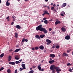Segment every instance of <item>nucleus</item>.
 <instances>
[{
	"label": "nucleus",
	"mask_w": 73,
	"mask_h": 73,
	"mask_svg": "<svg viewBox=\"0 0 73 73\" xmlns=\"http://www.w3.org/2000/svg\"><path fill=\"white\" fill-rule=\"evenodd\" d=\"M42 27V25H40L39 26L36 27V31H40L41 32H44V33H48L47 30L45 28Z\"/></svg>",
	"instance_id": "nucleus-1"
},
{
	"label": "nucleus",
	"mask_w": 73,
	"mask_h": 73,
	"mask_svg": "<svg viewBox=\"0 0 73 73\" xmlns=\"http://www.w3.org/2000/svg\"><path fill=\"white\" fill-rule=\"evenodd\" d=\"M59 69V67H56L54 65H52L50 67V69L52 70V73H56V71L54 69Z\"/></svg>",
	"instance_id": "nucleus-2"
},
{
	"label": "nucleus",
	"mask_w": 73,
	"mask_h": 73,
	"mask_svg": "<svg viewBox=\"0 0 73 73\" xmlns=\"http://www.w3.org/2000/svg\"><path fill=\"white\" fill-rule=\"evenodd\" d=\"M46 41L47 42L46 43L47 45H49L50 43H52V41L49 39H46Z\"/></svg>",
	"instance_id": "nucleus-3"
},
{
	"label": "nucleus",
	"mask_w": 73,
	"mask_h": 73,
	"mask_svg": "<svg viewBox=\"0 0 73 73\" xmlns=\"http://www.w3.org/2000/svg\"><path fill=\"white\" fill-rule=\"evenodd\" d=\"M61 29L62 32H66V29H65V28L63 27H62L61 28Z\"/></svg>",
	"instance_id": "nucleus-4"
},
{
	"label": "nucleus",
	"mask_w": 73,
	"mask_h": 73,
	"mask_svg": "<svg viewBox=\"0 0 73 73\" xmlns=\"http://www.w3.org/2000/svg\"><path fill=\"white\" fill-rule=\"evenodd\" d=\"M50 56L52 58H54L55 57V55L53 54H51L50 55Z\"/></svg>",
	"instance_id": "nucleus-5"
},
{
	"label": "nucleus",
	"mask_w": 73,
	"mask_h": 73,
	"mask_svg": "<svg viewBox=\"0 0 73 73\" xmlns=\"http://www.w3.org/2000/svg\"><path fill=\"white\" fill-rule=\"evenodd\" d=\"M65 39L66 40H69L70 39V36L67 35L65 37Z\"/></svg>",
	"instance_id": "nucleus-6"
},
{
	"label": "nucleus",
	"mask_w": 73,
	"mask_h": 73,
	"mask_svg": "<svg viewBox=\"0 0 73 73\" xmlns=\"http://www.w3.org/2000/svg\"><path fill=\"white\" fill-rule=\"evenodd\" d=\"M66 6V3H64L61 6V8H63V7H65Z\"/></svg>",
	"instance_id": "nucleus-7"
},
{
	"label": "nucleus",
	"mask_w": 73,
	"mask_h": 73,
	"mask_svg": "<svg viewBox=\"0 0 73 73\" xmlns=\"http://www.w3.org/2000/svg\"><path fill=\"white\" fill-rule=\"evenodd\" d=\"M41 65L40 64H39L38 66V69H39L40 71H41Z\"/></svg>",
	"instance_id": "nucleus-8"
},
{
	"label": "nucleus",
	"mask_w": 73,
	"mask_h": 73,
	"mask_svg": "<svg viewBox=\"0 0 73 73\" xmlns=\"http://www.w3.org/2000/svg\"><path fill=\"white\" fill-rule=\"evenodd\" d=\"M61 23V22L59 21H57L55 23V25H57L58 24H60Z\"/></svg>",
	"instance_id": "nucleus-9"
},
{
	"label": "nucleus",
	"mask_w": 73,
	"mask_h": 73,
	"mask_svg": "<svg viewBox=\"0 0 73 73\" xmlns=\"http://www.w3.org/2000/svg\"><path fill=\"white\" fill-rule=\"evenodd\" d=\"M62 56H66V57H68V54H66V53L65 52H64V53H63Z\"/></svg>",
	"instance_id": "nucleus-10"
},
{
	"label": "nucleus",
	"mask_w": 73,
	"mask_h": 73,
	"mask_svg": "<svg viewBox=\"0 0 73 73\" xmlns=\"http://www.w3.org/2000/svg\"><path fill=\"white\" fill-rule=\"evenodd\" d=\"M35 37L36 38H38V39H39V40H40L41 39V38H40V36L38 35H36L35 36Z\"/></svg>",
	"instance_id": "nucleus-11"
},
{
	"label": "nucleus",
	"mask_w": 73,
	"mask_h": 73,
	"mask_svg": "<svg viewBox=\"0 0 73 73\" xmlns=\"http://www.w3.org/2000/svg\"><path fill=\"white\" fill-rule=\"evenodd\" d=\"M39 48L40 49H41V50H43V49H44V46L41 45L39 46Z\"/></svg>",
	"instance_id": "nucleus-12"
},
{
	"label": "nucleus",
	"mask_w": 73,
	"mask_h": 73,
	"mask_svg": "<svg viewBox=\"0 0 73 73\" xmlns=\"http://www.w3.org/2000/svg\"><path fill=\"white\" fill-rule=\"evenodd\" d=\"M22 66L23 68V69H25V64H22Z\"/></svg>",
	"instance_id": "nucleus-13"
},
{
	"label": "nucleus",
	"mask_w": 73,
	"mask_h": 73,
	"mask_svg": "<svg viewBox=\"0 0 73 73\" xmlns=\"http://www.w3.org/2000/svg\"><path fill=\"white\" fill-rule=\"evenodd\" d=\"M65 15V12H62L60 14V16H64Z\"/></svg>",
	"instance_id": "nucleus-14"
},
{
	"label": "nucleus",
	"mask_w": 73,
	"mask_h": 73,
	"mask_svg": "<svg viewBox=\"0 0 73 73\" xmlns=\"http://www.w3.org/2000/svg\"><path fill=\"white\" fill-rule=\"evenodd\" d=\"M54 62V60H52L51 61H49V63H50V64H52Z\"/></svg>",
	"instance_id": "nucleus-15"
},
{
	"label": "nucleus",
	"mask_w": 73,
	"mask_h": 73,
	"mask_svg": "<svg viewBox=\"0 0 73 73\" xmlns=\"http://www.w3.org/2000/svg\"><path fill=\"white\" fill-rule=\"evenodd\" d=\"M16 28H17V29H21V27L19 25H17L16 26Z\"/></svg>",
	"instance_id": "nucleus-16"
},
{
	"label": "nucleus",
	"mask_w": 73,
	"mask_h": 73,
	"mask_svg": "<svg viewBox=\"0 0 73 73\" xmlns=\"http://www.w3.org/2000/svg\"><path fill=\"white\" fill-rule=\"evenodd\" d=\"M20 49H16L15 51H14V52H19V51H20Z\"/></svg>",
	"instance_id": "nucleus-17"
},
{
	"label": "nucleus",
	"mask_w": 73,
	"mask_h": 73,
	"mask_svg": "<svg viewBox=\"0 0 73 73\" xmlns=\"http://www.w3.org/2000/svg\"><path fill=\"white\" fill-rule=\"evenodd\" d=\"M45 36V35H40V38H44Z\"/></svg>",
	"instance_id": "nucleus-18"
},
{
	"label": "nucleus",
	"mask_w": 73,
	"mask_h": 73,
	"mask_svg": "<svg viewBox=\"0 0 73 73\" xmlns=\"http://www.w3.org/2000/svg\"><path fill=\"white\" fill-rule=\"evenodd\" d=\"M6 5L7 7H9V6L10 5V3H9L8 1H7L6 3Z\"/></svg>",
	"instance_id": "nucleus-19"
},
{
	"label": "nucleus",
	"mask_w": 73,
	"mask_h": 73,
	"mask_svg": "<svg viewBox=\"0 0 73 73\" xmlns=\"http://www.w3.org/2000/svg\"><path fill=\"white\" fill-rule=\"evenodd\" d=\"M11 59H12V56H9V61H10V60H11Z\"/></svg>",
	"instance_id": "nucleus-20"
},
{
	"label": "nucleus",
	"mask_w": 73,
	"mask_h": 73,
	"mask_svg": "<svg viewBox=\"0 0 73 73\" xmlns=\"http://www.w3.org/2000/svg\"><path fill=\"white\" fill-rule=\"evenodd\" d=\"M44 13L45 14H47V15H49V13H48V11H45L44 12Z\"/></svg>",
	"instance_id": "nucleus-21"
},
{
	"label": "nucleus",
	"mask_w": 73,
	"mask_h": 73,
	"mask_svg": "<svg viewBox=\"0 0 73 73\" xmlns=\"http://www.w3.org/2000/svg\"><path fill=\"white\" fill-rule=\"evenodd\" d=\"M15 36L16 38L18 37V34L17 33H16L15 34Z\"/></svg>",
	"instance_id": "nucleus-22"
},
{
	"label": "nucleus",
	"mask_w": 73,
	"mask_h": 73,
	"mask_svg": "<svg viewBox=\"0 0 73 73\" xmlns=\"http://www.w3.org/2000/svg\"><path fill=\"white\" fill-rule=\"evenodd\" d=\"M4 54L2 53L1 54L0 57L1 58H2V57H4Z\"/></svg>",
	"instance_id": "nucleus-23"
},
{
	"label": "nucleus",
	"mask_w": 73,
	"mask_h": 73,
	"mask_svg": "<svg viewBox=\"0 0 73 73\" xmlns=\"http://www.w3.org/2000/svg\"><path fill=\"white\" fill-rule=\"evenodd\" d=\"M15 58L16 59V60H19V58H17V55H15Z\"/></svg>",
	"instance_id": "nucleus-24"
},
{
	"label": "nucleus",
	"mask_w": 73,
	"mask_h": 73,
	"mask_svg": "<svg viewBox=\"0 0 73 73\" xmlns=\"http://www.w3.org/2000/svg\"><path fill=\"white\" fill-rule=\"evenodd\" d=\"M9 64H15V62H9Z\"/></svg>",
	"instance_id": "nucleus-25"
},
{
	"label": "nucleus",
	"mask_w": 73,
	"mask_h": 73,
	"mask_svg": "<svg viewBox=\"0 0 73 73\" xmlns=\"http://www.w3.org/2000/svg\"><path fill=\"white\" fill-rule=\"evenodd\" d=\"M44 23L46 24H48V20H45L44 21Z\"/></svg>",
	"instance_id": "nucleus-26"
},
{
	"label": "nucleus",
	"mask_w": 73,
	"mask_h": 73,
	"mask_svg": "<svg viewBox=\"0 0 73 73\" xmlns=\"http://www.w3.org/2000/svg\"><path fill=\"white\" fill-rule=\"evenodd\" d=\"M20 61H16L15 62V63L16 64H18L19 63H20Z\"/></svg>",
	"instance_id": "nucleus-27"
},
{
	"label": "nucleus",
	"mask_w": 73,
	"mask_h": 73,
	"mask_svg": "<svg viewBox=\"0 0 73 73\" xmlns=\"http://www.w3.org/2000/svg\"><path fill=\"white\" fill-rule=\"evenodd\" d=\"M56 72H61V70L60 69H56Z\"/></svg>",
	"instance_id": "nucleus-28"
},
{
	"label": "nucleus",
	"mask_w": 73,
	"mask_h": 73,
	"mask_svg": "<svg viewBox=\"0 0 73 73\" xmlns=\"http://www.w3.org/2000/svg\"><path fill=\"white\" fill-rule=\"evenodd\" d=\"M56 49H59V48H60V46H59V45H56Z\"/></svg>",
	"instance_id": "nucleus-29"
},
{
	"label": "nucleus",
	"mask_w": 73,
	"mask_h": 73,
	"mask_svg": "<svg viewBox=\"0 0 73 73\" xmlns=\"http://www.w3.org/2000/svg\"><path fill=\"white\" fill-rule=\"evenodd\" d=\"M34 71L33 70H31L29 72V73H33Z\"/></svg>",
	"instance_id": "nucleus-30"
},
{
	"label": "nucleus",
	"mask_w": 73,
	"mask_h": 73,
	"mask_svg": "<svg viewBox=\"0 0 73 73\" xmlns=\"http://www.w3.org/2000/svg\"><path fill=\"white\" fill-rule=\"evenodd\" d=\"M7 73H9L11 72V70L9 69L7 70Z\"/></svg>",
	"instance_id": "nucleus-31"
},
{
	"label": "nucleus",
	"mask_w": 73,
	"mask_h": 73,
	"mask_svg": "<svg viewBox=\"0 0 73 73\" xmlns=\"http://www.w3.org/2000/svg\"><path fill=\"white\" fill-rule=\"evenodd\" d=\"M56 44H53V46L52 47V48H53V49H54V48H55V47H56Z\"/></svg>",
	"instance_id": "nucleus-32"
},
{
	"label": "nucleus",
	"mask_w": 73,
	"mask_h": 73,
	"mask_svg": "<svg viewBox=\"0 0 73 73\" xmlns=\"http://www.w3.org/2000/svg\"><path fill=\"white\" fill-rule=\"evenodd\" d=\"M72 50L71 49H69V50H67V53H69Z\"/></svg>",
	"instance_id": "nucleus-33"
},
{
	"label": "nucleus",
	"mask_w": 73,
	"mask_h": 73,
	"mask_svg": "<svg viewBox=\"0 0 73 73\" xmlns=\"http://www.w3.org/2000/svg\"><path fill=\"white\" fill-rule=\"evenodd\" d=\"M51 33L52 34H55V33H56V32L54 31H53Z\"/></svg>",
	"instance_id": "nucleus-34"
},
{
	"label": "nucleus",
	"mask_w": 73,
	"mask_h": 73,
	"mask_svg": "<svg viewBox=\"0 0 73 73\" xmlns=\"http://www.w3.org/2000/svg\"><path fill=\"white\" fill-rule=\"evenodd\" d=\"M69 72H73V71L71 68H70V69L69 70Z\"/></svg>",
	"instance_id": "nucleus-35"
},
{
	"label": "nucleus",
	"mask_w": 73,
	"mask_h": 73,
	"mask_svg": "<svg viewBox=\"0 0 73 73\" xmlns=\"http://www.w3.org/2000/svg\"><path fill=\"white\" fill-rule=\"evenodd\" d=\"M35 50H37V49H38V47L36 46L35 47Z\"/></svg>",
	"instance_id": "nucleus-36"
},
{
	"label": "nucleus",
	"mask_w": 73,
	"mask_h": 73,
	"mask_svg": "<svg viewBox=\"0 0 73 73\" xmlns=\"http://www.w3.org/2000/svg\"><path fill=\"white\" fill-rule=\"evenodd\" d=\"M4 69V68L2 67L1 68H0V72L2 70H3Z\"/></svg>",
	"instance_id": "nucleus-37"
},
{
	"label": "nucleus",
	"mask_w": 73,
	"mask_h": 73,
	"mask_svg": "<svg viewBox=\"0 0 73 73\" xmlns=\"http://www.w3.org/2000/svg\"><path fill=\"white\" fill-rule=\"evenodd\" d=\"M25 41V39L24 38H23L22 39V42H24Z\"/></svg>",
	"instance_id": "nucleus-38"
},
{
	"label": "nucleus",
	"mask_w": 73,
	"mask_h": 73,
	"mask_svg": "<svg viewBox=\"0 0 73 73\" xmlns=\"http://www.w3.org/2000/svg\"><path fill=\"white\" fill-rule=\"evenodd\" d=\"M53 11L54 12H57V10H56V9H54L53 10Z\"/></svg>",
	"instance_id": "nucleus-39"
},
{
	"label": "nucleus",
	"mask_w": 73,
	"mask_h": 73,
	"mask_svg": "<svg viewBox=\"0 0 73 73\" xmlns=\"http://www.w3.org/2000/svg\"><path fill=\"white\" fill-rule=\"evenodd\" d=\"M12 18H13V19H16V17H15V16H12Z\"/></svg>",
	"instance_id": "nucleus-40"
},
{
	"label": "nucleus",
	"mask_w": 73,
	"mask_h": 73,
	"mask_svg": "<svg viewBox=\"0 0 73 73\" xmlns=\"http://www.w3.org/2000/svg\"><path fill=\"white\" fill-rule=\"evenodd\" d=\"M52 30V29L51 28H49V31H51Z\"/></svg>",
	"instance_id": "nucleus-41"
},
{
	"label": "nucleus",
	"mask_w": 73,
	"mask_h": 73,
	"mask_svg": "<svg viewBox=\"0 0 73 73\" xmlns=\"http://www.w3.org/2000/svg\"><path fill=\"white\" fill-rule=\"evenodd\" d=\"M17 69H16L15 71V73H17Z\"/></svg>",
	"instance_id": "nucleus-42"
},
{
	"label": "nucleus",
	"mask_w": 73,
	"mask_h": 73,
	"mask_svg": "<svg viewBox=\"0 0 73 73\" xmlns=\"http://www.w3.org/2000/svg\"><path fill=\"white\" fill-rule=\"evenodd\" d=\"M54 7H52L51 8V10H53V9H54Z\"/></svg>",
	"instance_id": "nucleus-43"
},
{
	"label": "nucleus",
	"mask_w": 73,
	"mask_h": 73,
	"mask_svg": "<svg viewBox=\"0 0 73 73\" xmlns=\"http://www.w3.org/2000/svg\"><path fill=\"white\" fill-rule=\"evenodd\" d=\"M25 42H27L28 41V39H25Z\"/></svg>",
	"instance_id": "nucleus-44"
},
{
	"label": "nucleus",
	"mask_w": 73,
	"mask_h": 73,
	"mask_svg": "<svg viewBox=\"0 0 73 73\" xmlns=\"http://www.w3.org/2000/svg\"><path fill=\"white\" fill-rule=\"evenodd\" d=\"M13 50L12 49H11V50H9V51L11 52H12V51H13Z\"/></svg>",
	"instance_id": "nucleus-45"
},
{
	"label": "nucleus",
	"mask_w": 73,
	"mask_h": 73,
	"mask_svg": "<svg viewBox=\"0 0 73 73\" xmlns=\"http://www.w3.org/2000/svg\"><path fill=\"white\" fill-rule=\"evenodd\" d=\"M36 66H32V68H36Z\"/></svg>",
	"instance_id": "nucleus-46"
},
{
	"label": "nucleus",
	"mask_w": 73,
	"mask_h": 73,
	"mask_svg": "<svg viewBox=\"0 0 73 73\" xmlns=\"http://www.w3.org/2000/svg\"><path fill=\"white\" fill-rule=\"evenodd\" d=\"M35 47L33 48H32V50H35Z\"/></svg>",
	"instance_id": "nucleus-47"
},
{
	"label": "nucleus",
	"mask_w": 73,
	"mask_h": 73,
	"mask_svg": "<svg viewBox=\"0 0 73 73\" xmlns=\"http://www.w3.org/2000/svg\"><path fill=\"white\" fill-rule=\"evenodd\" d=\"M9 16L7 17L6 18V19H7H7H9Z\"/></svg>",
	"instance_id": "nucleus-48"
},
{
	"label": "nucleus",
	"mask_w": 73,
	"mask_h": 73,
	"mask_svg": "<svg viewBox=\"0 0 73 73\" xmlns=\"http://www.w3.org/2000/svg\"><path fill=\"white\" fill-rule=\"evenodd\" d=\"M14 24V22H12L11 23V25H13Z\"/></svg>",
	"instance_id": "nucleus-49"
},
{
	"label": "nucleus",
	"mask_w": 73,
	"mask_h": 73,
	"mask_svg": "<svg viewBox=\"0 0 73 73\" xmlns=\"http://www.w3.org/2000/svg\"><path fill=\"white\" fill-rule=\"evenodd\" d=\"M46 18H44L43 19V20H46Z\"/></svg>",
	"instance_id": "nucleus-50"
},
{
	"label": "nucleus",
	"mask_w": 73,
	"mask_h": 73,
	"mask_svg": "<svg viewBox=\"0 0 73 73\" xmlns=\"http://www.w3.org/2000/svg\"><path fill=\"white\" fill-rule=\"evenodd\" d=\"M23 68H20L19 69L20 70H23Z\"/></svg>",
	"instance_id": "nucleus-51"
},
{
	"label": "nucleus",
	"mask_w": 73,
	"mask_h": 73,
	"mask_svg": "<svg viewBox=\"0 0 73 73\" xmlns=\"http://www.w3.org/2000/svg\"><path fill=\"white\" fill-rule=\"evenodd\" d=\"M72 64H67V66H69L70 65H71Z\"/></svg>",
	"instance_id": "nucleus-52"
},
{
	"label": "nucleus",
	"mask_w": 73,
	"mask_h": 73,
	"mask_svg": "<svg viewBox=\"0 0 73 73\" xmlns=\"http://www.w3.org/2000/svg\"><path fill=\"white\" fill-rule=\"evenodd\" d=\"M44 70V69H42L41 70V71H42V72H43Z\"/></svg>",
	"instance_id": "nucleus-53"
},
{
	"label": "nucleus",
	"mask_w": 73,
	"mask_h": 73,
	"mask_svg": "<svg viewBox=\"0 0 73 73\" xmlns=\"http://www.w3.org/2000/svg\"><path fill=\"white\" fill-rule=\"evenodd\" d=\"M52 20H53V19H51V20H49V21H52Z\"/></svg>",
	"instance_id": "nucleus-54"
},
{
	"label": "nucleus",
	"mask_w": 73,
	"mask_h": 73,
	"mask_svg": "<svg viewBox=\"0 0 73 73\" xmlns=\"http://www.w3.org/2000/svg\"><path fill=\"white\" fill-rule=\"evenodd\" d=\"M22 59H21L19 60V61H20V62H21L22 61Z\"/></svg>",
	"instance_id": "nucleus-55"
},
{
	"label": "nucleus",
	"mask_w": 73,
	"mask_h": 73,
	"mask_svg": "<svg viewBox=\"0 0 73 73\" xmlns=\"http://www.w3.org/2000/svg\"><path fill=\"white\" fill-rule=\"evenodd\" d=\"M45 1L46 2H47V1H48V0H45Z\"/></svg>",
	"instance_id": "nucleus-56"
},
{
	"label": "nucleus",
	"mask_w": 73,
	"mask_h": 73,
	"mask_svg": "<svg viewBox=\"0 0 73 73\" xmlns=\"http://www.w3.org/2000/svg\"><path fill=\"white\" fill-rule=\"evenodd\" d=\"M48 7V9H50V8H49V7L48 6V7Z\"/></svg>",
	"instance_id": "nucleus-57"
},
{
	"label": "nucleus",
	"mask_w": 73,
	"mask_h": 73,
	"mask_svg": "<svg viewBox=\"0 0 73 73\" xmlns=\"http://www.w3.org/2000/svg\"><path fill=\"white\" fill-rule=\"evenodd\" d=\"M43 61H44V60H42V61L41 62V63H42Z\"/></svg>",
	"instance_id": "nucleus-58"
},
{
	"label": "nucleus",
	"mask_w": 73,
	"mask_h": 73,
	"mask_svg": "<svg viewBox=\"0 0 73 73\" xmlns=\"http://www.w3.org/2000/svg\"><path fill=\"white\" fill-rule=\"evenodd\" d=\"M45 13L43 14L42 15V16H44V15H45Z\"/></svg>",
	"instance_id": "nucleus-59"
},
{
	"label": "nucleus",
	"mask_w": 73,
	"mask_h": 73,
	"mask_svg": "<svg viewBox=\"0 0 73 73\" xmlns=\"http://www.w3.org/2000/svg\"><path fill=\"white\" fill-rule=\"evenodd\" d=\"M41 22H42V23H43L44 21H43V20H42L41 21Z\"/></svg>",
	"instance_id": "nucleus-60"
},
{
	"label": "nucleus",
	"mask_w": 73,
	"mask_h": 73,
	"mask_svg": "<svg viewBox=\"0 0 73 73\" xmlns=\"http://www.w3.org/2000/svg\"><path fill=\"white\" fill-rule=\"evenodd\" d=\"M1 0H0V4H1Z\"/></svg>",
	"instance_id": "nucleus-61"
},
{
	"label": "nucleus",
	"mask_w": 73,
	"mask_h": 73,
	"mask_svg": "<svg viewBox=\"0 0 73 73\" xmlns=\"http://www.w3.org/2000/svg\"><path fill=\"white\" fill-rule=\"evenodd\" d=\"M53 6H54V7H55V6H56V5H55V4H54V5H53Z\"/></svg>",
	"instance_id": "nucleus-62"
},
{
	"label": "nucleus",
	"mask_w": 73,
	"mask_h": 73,
	"mask_svg": "<svg viewBox=\"0 0 73 73\" xmlns=\"http://www.w3.org/2000/svg\"><path fill=\"white\" fill-rule=\"evenodd\" d=\"M46 52V50H44V52Z\"/></svg>",
	"instance_id": "nucleus-63"
},
{
	"label": "nucleus",
	"mask_w": 73,
	"mask_h": 73,
	"mask_svg": "<svg viewBox=\"0 0 73 73\" xmlns=\"http://www.w3.org/2000/svg\"><path fill=\"white\" fill-rule=\"evenodd\" d=\"M72 55H73V51H72Z\"/></svg>",
	"instance_id": "nucleus-64"
}]
</instances>
